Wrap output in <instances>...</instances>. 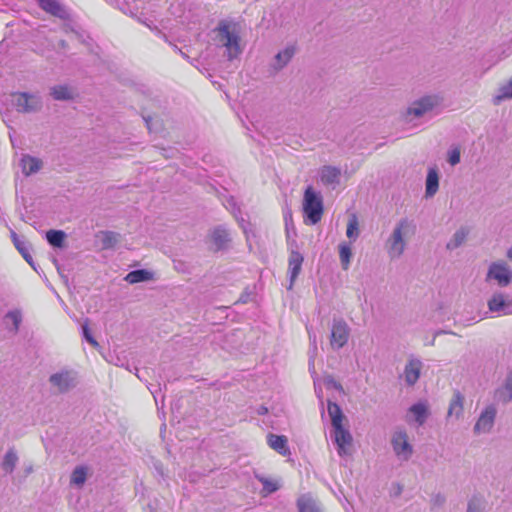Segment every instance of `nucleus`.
<instances>
[{
  "label": "nucleus",
  "instance_id": "obj_20",
  "mask_svg": "<svg viewBox=\"0 0 512 512\" xmlns=\"http://www.w3.org/2000/svg\"><path fill=\"white\" fill-rule=\"evenodd\" d=\"M50 95L57 101H69L77 95L76 90L67 84L55 85L50 88Z\"/></svg>",
  "mask_w": 512,
  "mask_h": 512
},
{
  "label": "nucleus",
  "instance_id": "obj_3",
  "mask_svg": "<svg viewBox=\"0 0 512 512\" xmlns=\"http://www.w3.org/2000/svg\"><path fill=\"white\" fill-rule=\"evenodd\" d=\"M214 32L215 41L222 47L226 48L229 60L237 58L242 53L240 37L235 24L228 21H221L215 28Z\"/></svg>",
  "mask_w": 512,
  "mask_h": 512
},
{
  "label": "nucleus",
  "instance_id": "obj_55",
  "mask_svg": "<svg viewBox=\"0 0 512 512\" xmlns=\"http://www.w3.org/2000/svg\"><path fill=\"white\" fill-rule=\"evenodd\" d=\"M442 333H447V332H446V331H438V332L436 333V335H439V334H442Z\"/></svg>",
  "mask_w": 512,
  "mask_h": 512
},
{
  "label": "nucleus",
  "instance_id": "obj_51",
  "mask_svg": "<svg viewBox=\"0 0 512 512\" xmlns=\"http://www.w3.org/2000/svg\"><path fill=\"white\" fill-rule=\"evenodd\" d=\"M59 46H60L62 49H65V48L67 47V43H66V41H65V40H61V41L59 42Z\"/></svg>",
  "mask_w": 512,
  "mask_h": 512
},
{
  "label": "nucleus",
  "instance_id": "obj_22",
  "mask_svg": "<svg viewBox=\"0 0 512 512\" xmlns=\"http://www.w3.org/2000/svg\"><path fill=\"white\" fill-rule=\"evenodd\" d=\"M267 441L269 446L278 452L282 456H287L290 454V450L288 447V440L286 436L283 435H275L269 434L267 436Z\"/></svg>",
  "mask_w": 512,
  "mask_h": 512
},
{
  "label": "nucleus",
  "instance_id": "obj_38",
  "mask_svg": "<svg viewBox=\"0 0 512 512\" xmlns=\"http://www.w3.org/2000/svg\"><path fill=\"white\" fill-rule=\"evenodd\" d=\"M5 318L6 319H10L12 321V323H13V331L15 333L18 332L20 324L22 322V313H21V311L18 310V309L9 311L5 315Z\"/></svg>",
  "mask_w": 512,
  "mask_h": 512
},
{
  "label": "nucleus",
  "instance_id": "obj_4",
  "mask_svg": "<svg viewBox=\"0 0 512 512\" xmlns=\"http://www.w3.org/2000/svg\"><path fill=\"white\" fill-rule=\"evenodd\" d=\"M11 103L22 114H36L43 108V99L38 92H14L11 94Z\"/></svg>",
  "mask_w": 512,
  "mask_h": 512
},
{
  "label": "nucleus",
  "instance_id": "obj_16",
  "mask_svg": "<svg viewBox=\"0 0 512 512\" xmlns=\"http://www.w3.org/2000/svg\"><path fill=\"white\" fill-rule=\"evenodd\" d=\"M304 258L302 254L296 250H291L288 259V273L290 277V284L288 289H292L295 280L301 272Z\"/></svg>",
  "mask_w": 512,
  "mask_h": 512
},
{
  "label": "nucleus",
  "instance_id": "obj_41",
  "mask_svg": "<svg viewBox=\"0 0 512 512\" xmlns=\"http://www.w3.org/2000/svg\"><path fill=\"white\" fill-rule=\"evenodd\" d=\"M82 333H83V337L85 338V340L91 344L93 347L97 348L99 347V343L96 341V339L92 336L91 332H90V329L88 327V324L87 322H85L83 325H82Z\"/></svg>",
  "mask_w": 512,
  "mask_h": 512
},
{
  "label": "nucleus",
  "instance_id": "obj_56",
  "mask_svg": "<svg viewBox=\"0 0 512 512\" xmlns=\"http://www.w3.org/2000/svg\"><path fill=\"white\" fill-rule=\"evenodd\" d=\"M284 219H285V221L287 222V220H288V214H285V215H284Z\"/></svg>",
  "mask_w": 512,
  "mask_h": 512
},
{
  "label": "nucleus",
  "instance_id": "obj_24",
  "mask_svg": "<svg viewBox=\"0 0 512 512\" xmlns=\"http://www.w3.org/2000/svg\"><path fill=\"white\" fill-rule=\"evenodd\" d=\"M439 189V175L435 168H431L428 171L426 178V190L425 196L427 198L433 197Z\"/></svg>",
  "mask_w": 512,
  "mask_h": 512
},
{
  "label": "nucleus",
  "instance_id": "obj_40",
  "mask_svg": "<svg viewBox=\"0 0 512 512\" xmlns=\"http://www.w3.org/2000/svg\"><path fill=\"white\" fill-rule=\"evenodd\" d=\"M259 480L263 485V490L268 494L277 491L279 488L278 484L272 480H269L264 477H260Z\"/></svg>",
  "mask_w": 512,
  "mask_h": 512
},
{
  "label": "nucleus",
  "instance_id": "obj_1",
  "mask_svg": "<svg viewBox=\"0 0 512 512\" xmlns=\"http://www.w3.org/2000/svg\"><path fill=\"white\" fill-rule=\"evenodd\" d=\"M416 233V224L408 218L400 219L386 240L385 248L390 259H399Z\"/></svg>",
  "mask_w": 512,
  "mask_h": 512
},
{
  "label": "nucleus",
  "instance_id": "obj_19",
  "mask_svg": "<svg viewBox=\"0 0 512 512\" xmlns=\"http://www.w3.org/2000/svg\"><path fill=\"white\" fill-rule=\"evenodd\" d=\"M20 167L22 173L25 176H30L32 174L39 172L42 169L43 162L41 159L37 157H33L29 154H24L20 159Z\"/></svg>",
  "mask_w": 512,
  "mask_h": 512
},
{
  "label": "nucleus",
  "instance_id": "obj_21",
  "mask_svg": "<svg viewBox=\"0 0 512 512\" xmlns=\"http://www.w3.org/2000/svg\"><path fill=\"white\" fill-rule=\"evenodd\" d=\"M341 171L339 168L326 165L321 168L320 180L326 186H335L339 183Z\"/></svg>",
  "mask_w": 512,
  "mask_h": 512
},
{
  "label": "nucleus",
  "instance_id": "obj_23",
  "mask_svg": "<svg viewBox=\"0 0 512 512\" xmlns=\"http://www.w3.org/2000/svg\"><path fill=\"white\" fill-rule=\"evenodd\" d=\"M299 512H322L319 503L310 494H303L297 499Z\"/></svg>",
  "mask_w": 512,
  "mask_h": 512
},
{
  "label": "nucleus",
  "instance_id": "obj_28",
  "mask_svg": "<svg viewBox=\"0 0 512 512\" xmlns=\"http://www.w3.org/2000/svg\"><path fill=\"white\" fill-rule=\"evenodd\" d=\"M18 460H19V458H18L17 452L15 451L14 448H10L6 452V454L3 458L2 464H1L2 469L5 471V473L11 474L14 471V469L18 463Z\"/></svg>",
  "mask_w": 512,
  "mask_h": 512
},
{
  "label": "nucleus",
  "instance_id": "obj_36",
  "mask_svg": "<svg viewBox=\"0 0 512 512\" xmlns=\"http://www.w3.org/2000/svg\"><path fill=\"white\" fill-rule=\"evenodd\" d=\"M119 241V234L112 232V231H106L102 232V246L105 249L114 247Z\"/></svg>",
  "mask_w": 512,
  "mask_h": 512
},
{
  "label": "nucleus",
  "instance_id": "obj_53",
  "mask_svg": "<svg viewBox=\"0 0 512 512\" xmlns=\"http://www.w3.org/2000/svg\"><path fill=\"white\" fill-rule=\"evenodd\" d=\"M63 29H64L65 32H68L70 30V26L69 25H64Z\"/></svg>",
  "mask_w": 512,
  "mask_h": 512
},
{
  "label": "nucleus",
  "instance_id": "obj_7",
  "mask_svg": "<svg viewBox=\"0 0 512 512\" xmlns=\"http://www.w3.org/2000/svg\"><path fill=\"white\" fill-rule=\"evenodd\" d=\"M303 210L310 224L314 225L321 220L323 214L322 198L310 186L304 193Z\"/></svg>",
  "mask_w": 512,
  "mask_h": 512
},
{
  "label": "nucleus",
  "instance_id": "obj_29",
  "mask_svg": "<svg viewBox=\"0 0 512 512\" xmlns=\"http://www.w3.org/2000/svg\"><path fill=\"white\" fill-rule=\"evenodd\" d=\"M328 414L331 418L332 427H338L343 425L342 421L344 419L343 412L340 408V406L332 401H328Z\"/></svg>",
  "mask_w": 512,
  "mask_h": 512
},
{
  "label": "nucleus",
  "instance_id": "obj_39",
  "mask_svg": "<svg viewBox=\"0 0 512 512\" xmlns=\"http://www.w3.org/2000/svg\"><path fill=\"white\" fill-rule=\"evenodd\" d=\"M461 160V150L460 147L454 146L448 151L447 161L451 166H456L460 163Z\"/></svg>",
  "mask_w": 512,
  "mask_h": 512
},
{
  "label": "nucleus",
  "instance_id": "obj_35",
  "mask_svg": "<svg viewBox=\"0 0 512 512\" xmlns=\"http://www.w3.org/2000/svg\"><path fill=\"white\" fill-rule=\"evenodd\" d=\"M497 396L504 403L512 401V373L507 377L504 387L497 391Z\"/></svg>",
  "mask_w": 512,
  "mask_h": 512
},
{
  "label": "nucleus",
  "instance_id": "obj_46",
  "mask_svg": "<svg viewBox=\"0 0 512 512\" xmlns=\"http://www.w3.org/2000/svg\"><path fill=\"white\" fill-rule=\"evenodd\" d=\"M10 236L14 245L22 241L14 230H10Z\"/></svg>",
  "mask_w": 512,
  "mask_h": 512
},
{
  "label": "nucleus",
  "instance_id": "obj_17",
  "mask_svg": "<svg viewBox=\"0 0 512 512\" xmlns=\"http://www.w3.org/2000/svg\"><path fill=\"white\" fill-rule=\"evenodd\" d=\"M428 415V405L425 402H418L409 408L406 421L410 423L413 419L419 426H421L425 423Z\"/></svg>",
  "mask_w": 512,
  "mask_h": 512
},
{
  "label": "nucleus",
  "instance_id": "obj_30",
  "mask_svg": "<svg viewBox=\"0 0 512 512\" xmlns=\"http://www.w3.org/2000/svg\"><path fill=\"white\" fill-rule=\"evenodd\" d=\"M88 470L89 469L86 466H76L71 473L70 484L82 487L87 479Z\"/></svg>",
  "mask_w": 512,
  "mask_h": 512
},
{
  "label": "nucleus",
  "instance_id": "obj_25",
  "mask_svg": "<svg viewBox=\"0 0 512 512\" xmlns=\"http://www.w3.org/2000/svg\"><path fill=\"white\" fill-rule=\"evenodd\" d=\"M468 234L469 230L466 227L459 228L446 244V249L455 250L460 247L466 241Z\"/></svg>",
  "mask_w": 512,
  "mask_h": 512
},
{
  "label": "nucleus",
  "instance_id": "obj_34",
  "mask_svg": "<svg viewBox=\"0 0 512 512\" xmlns=\"http://www.w3.org/2000/svg\"><path fill=\"white\" fill-rule=\"evenodd\" d=\"M352 257V250L349 244L341 243L339 244V258L341 262V266L344 270H347L350 266Z\"/></svg>",
  "mask_w": 512,
  "mask_h": 512
},
{
  "label": "nucleus",
  "instance_id": "obj_33",
  "mask_svg": "<svg viewBox=\"0 0 512 512\" xmlns=\"http://www.w3.org/2000/svg\"><path fill=\"white\" fill-rule=\"evenodd\" d=\"M486 500L480 495H473L467 504L466 512H484Z\"/></svg>",
  "mask_w": 512,
  "mask_h": 512
},
{
  "label": "nucleus",
  "instance_id": "obj_27",
  "mask_svg": "<svg viewBox=\"0 0 512 512\" xmlns=\"http://www.w3.org/2000/svg\"><path fill=\"white\" fill-rule=\"evenodd\" d=\"M151 279H153V273L145 269L131 271L125 277V280L130 284L145 282Z\"/></svg>",
  "mask_w": 512,
  "mask_h": 512
},
{
  "label": "nucleus",
  "instance_id": "obj_26",
  "mask_svg": "<svg viewBox=\"0 0 512 512\" xmlns=\"http://www.w3.org/2000/svg\"><path fill=\"white\" fill-rule=\"evenodd\" d=\"M508 99H512V78L506 84L499 87L497 93L492 98V102L494 105H499Z\"/></svg>",
  "mask_w": 512,
  "mask_h": 512
},
{
  "label": "nucleus",
  "instance_id": "obj_5",
  "mask_svg": "<svg viewBox=\"0 0 512 512\" xmlns=\"http://www.w3.org/2000/svg\"><path fill=\"white\" fill-rule=\"evenodd\" d=\"M48 381L57 393L65 394L77 386L78 374L72 369L63 368L51 374Z\"/></svg>",
  "mask_w": 512,
  "mask_h": 512
},
{
  "label": "nucleus",
  "instance_id": "obj_14",
  "mask_svg": "<svg viewBox=\"0 0 512 512\" xmlns=\"http://www.w3.org/2000/svg\"><path fill=\"white\" fill-rule=\"evenodd\" d=\"M423 362L414 356H410L404 366L401 377L407 386H414L420 378Z\"/></svg>",
  "mask_w": 512,
  "mask_h": 512
},
{
  "label": "nucleus",
  "instance_id": "obj_8",
  "mask_svg": "<svg viewBox=\"0 0 512 512\" xmlns=\"http://www.w3.org/2000/svg\"><path fill=\"white\" fill-rule=\"evenodd\" d=\"M391 445L397 458L408 461L413 454V446L409 443V437L404 428H396L391 437Z\"/></svg>",
  "mask_w": 512,
  "mask_h": 512
},
{
  "label": "nucleus",
  "instance_id": "obj_32",
  "mask_svg": "<svg viewBox=\"0 0 512 512\" xmlns=\"http://www.w3.org/2000/svg\"><path fill=\"white\" fill-rule=\"evenodd\" d=\"M212 240L218 249L225 246L229 241V233L222 227H217L212 232Z\"/></svg>",
  "mask_w": 512,
  "mask_h": 512
},
{
  "label": "nucleus",
  "instance_id": "obj_13",
  "mask_svg": "<svg viewBox=\"0 0 512 512\" xmlns=\"http://www.w3.org/2000/svg\"><path fill=\"white\" fill-rule=\"evenodd\" d=\"M496 413H497V411L494 406H492V405L487 406L481 412L480 416L478 417V419L474 425V428H473L474 433L476 435L489 433L494 426Z\"/></svg>",
  "mask_w": 512,
  "mask_h": 512
},
{
  "label": "nucleus",
  "instance_id": "obj_45",
  "mask_svg": "<svg viewBox=\"0 0 512 512\" xmlns=\"http://www.w3.org/2000/svg\"><path fill=\"white\" fill-rule=\"evenodd\" d=\"M25 261L34 269L36 270V267H35V264H34V261H33V258H32V255L30 253V251L28 253H26L25 255L22 256Z\"/></svg>",
  "mask_w": 512,
  "mask_h": 512
},
{
  "label": "nucleus",
  "instance_id": "obj_48",
  "mask_svg": "<svg viewBox=\"0 0 512 512\" xmlns=\"http://www.w3.org/2000/svg\"><path fill=\"white\" fill-rule=\"evenodd\" d=\"M24 471H25V476H28L29 474H31L33 472V466L31 464L26 466Z\"/></svg>",
  "mask_w": 512,
  "mask_h": 512
},
{
  "label": "nucleus",
  "instance_id": "obj_2",
  "mask_svg": "<svg viewBox=\"0 0 512 512\" xmlns=\"http://www.w3.org/2000/svg\"><path fill=\"white\" fill-rule=\"evenodd\" d=\"M444 97L439 93L424 94L413 100L404 110L403 119L412 122L429 114L438 113L443 108Z\"/></svg>",
  "mask_w": 512,
  "mask_h": 512
},
{
  "label": "nucleus",
  "instance_id": "obj_11",
  "mask_svg": "<svg viewBox=\"0 0 512 512\" xmlns=\"http://www.w3.org/2000/svg\"><path fill=\"white\" fill-rule=\"evenodd\" d=\"M297 52L295 45L290 44L280 50L270 61L269 71L271 74H277L283 70L293 59Z\"/></svg>",
  "mask_w": 512,
  "mask_h": 512
},
{
  "label": "nucleus",
  "instance_id": "obj_9",
  "mask_svg": "<svg viewBox=\"0 0 512 512\" xmlns=\"http://www.w3.org/2000/svg\"><path fill=\"white\" fill-rule=\"evenodd\" d=\"M489 312L496 317L512 315V296L502 292H494L487 300Z\"/></svg>",
  "mask_w": 512,
  "mask_h": 512
},
{
  "label": "nucleus",
  "instance_id": "obj_42",
  "mask_svg": "<svg viewBox=\"0 0 512 512\" xmlns=\"http://www.w3.org/2000/svg\"><path fill=\"white\" fill-rule=\"evenodd\" d=\"M446 502V497L441 494L437 493L431 497V508L436 509L442 507Z\"/></svg>",
  "mask_w": 512,
  "mask_h": 512
},
{
  "label": "nucleus",
  "instance_id": "obj_10",
  "mask_svg": "<svg viewBox=\"0 0 512 512\" xmlns=\"http://www.w3.org/2000/svg\"><path fill=\"white\" fill-rule=\"evenodd\" d=\"M350 337V327L343 319H333L330 334V345L333 350L343 348Z\"/></svg>",
  "mask_w": 512,
  "mask_h": 512
},
{
  "label": "nucleus",
  "instance_id": "obj_47",
  "mask_svg": "<svg viewBox=\"0 0 512 512\" xmlns=\"http://www.w3.org/2000/svg\"><path fill=\"white\" fill-rule=\"evenodd\" d=\"M309 340H310V344L312 346V350L315 353L316 349H317V347H316V335L315 334L312 335L311 333H309Z\"/></svg>",
  "mask_w": 512,
  "mask_h": 512
},
{
  "label": "nucleus",
  "instance_id": "obj_31",
  "mask_svg": "<svg viewBox=\"0 0 512 512\" xmlns=\"http://www.w3.org/2000/svg\"><path fill=\"white\" fill-rule=\"evenodd\" d=\"M66 234L62 230H49L46 233V239L50 245L61 248L64 245Z\"/></svg>",
  "mask_w": 512,
  "mask_h": 512
},
{
  "label": "nucleus",
  "instance_id": "obj_54",
  "mask_svg": "<svg viewBox=\"0 0 512 512\" xmlns=\"http://www.w3.org/2000/svg\"><path fill=\"white\" fill-rule=\"evenodd\" d=\"M9 137H10V140H11L12 145H14L11 132L9 133Z\"/></svg>",
  "mask_w": 512,
  "mask_h": 512
},
{
  "label": "nucleus",
  "instance_id": "obj_18",
  "mask_svg": "<svg viewBox=\"0 0 512 512\" xmlns=\"http://www.w3.org/2000/svg\"><path fill=\"white\" fill-rule=\"evenodd\" d=\"M464 412V396L456 391L453 394L452 399L450 400L448 411H447V419L459 420L463 416Z\"/></svg>",
  "mask_w": 512,
  "mask_h": 512
},
{
  "label": "nucleus",
  "instance_id": "obj_44",
  "mask_svg": "<svg viewBox=\"0 0 512 512\" xmlns=\"http://www.w3.org/2000/svg\"><path fill=\"white\" fill-rule=\"evenodd\" d=\"M325 385L327 387H333L337 390H342V385L339 382H337L336 380H334V378L331 376H329L325 379Z\"/></svg>",
  "mask_w": 512,
  "mask_h": 512
},
{
  "label": "nucleus",
  "instance_id": "obj_52",
  "mask_svg": "<svg viewBox=\"0 0 512 512\" xmlns=\"http://www.w3.org/2000/svg\"><path fill=\"white\" fill-rule=\"evenodd\" d=\"M174 49H175L176 51H179V52H180V54H181L184 58H187V59H188V56H187L184 52H182L180 49H178V47H177V46H174Z\"/></svg>",
  "mask_w": 512,
  "mask_h": 512
},
{
  "label": "nucleus",
  "instance_id": "obj_37",
  "mask_svg": "<svg viewBox=\"0 0 512 512\" xmlns=\"http://www.w3.org/2000/svg\"><path fill=\"white\" fill-rule=\"evenodd\" d=\"M358 220H357V217L355 215H353L349 221H348V224H347V230H346V235L348 238L352 239V240H356L357 237L359 236V227H358Z\"/></svg>",
  "mask_w": 512,
  "mask_h": 512
},
{
  "label": "nucleus",
  "instance_id": "obj_15",
  "mask_svg": "<svg viewBox=\"0 0 512 512\" xmlns=\"http://www.w3.org/2000/svg\"><path fill=\"white\" fill-rule=\"evenodd\" d=\"M39 7L46 13L66 20L69 18L67 9L58 0H36Z\"/></svg>",
  "mask_w": 512,
  "mask_h": 512
},
{
  "label": "nucleus",
  "instance_id": "obj_49",
  "mask_svg": "<svg viewBox=\"0 0 512 512\" xmlns=\"http://www.w3.org/2000/svg\"><path fill=\"white\" fill-rule=\"evenodd\" d=\"M268 412V409L265 406H260L258 409V414L264 415Z\"/></svg>",
  "mask_w": 512,
  "mask_h": 512
},
{
  "label": "nucleus",
  "instance_id": "obj_43",
  "mask_svg": "<svg viewBox=\"0 0 512 512\" xmlns=\"http://www.w3.org/2000/svg\"><path fill=\"white\" fill-rule=\"evenodd\" d=\"M17 251L23 256L30 251V244L25 240L20 241L14 245Z\"/></svg>",
  "mask_w": 512,
  "mask_h": 512
},
{
  "label": "nucleus",
  "instance_id": "obj_50",
  "mask_svg": "<svg viewBox=\"0 0 512 512\" xmlns=\"http://www.w3.org/2000/svg\"><path fill=\"white\" fill-rule=\"evenodd\" d=\"M506 257L512 261V246L507 250Z\"/></svg>",
  "mask_w": 512,
  "mask_h": 512
},
{
  "label": "nucleus",
  "instance_id": "obj_12",
  "mask_svg": "<svg viewBox=\"0 0 512 512\" xmlns=\"http://www.w3.org/2000/svg\"><path fill=\"white\" fill-rule=\"evenodd\" d=\"M332 438L337 445V452L340 456L351 455L353 438L351 433L343 425L334 427Z\"/></svg>",
  "mask_w": 512,
  "mask_h": 512
},
{
  "label": "nucleus",
  "instance_id": "obj_6",
  "mask_svg": "<svg viewBox=\"0 0 512 512\" xmlns=\"http://www.w3.org/2000/svg\"><path fill=\"white\" fill-rule=\"evenodd\" d=\"M485 280L505 288L512 283V268L504 260L494 261L488 267Z\"/></svg>",
  "mask_w": 512,
  "mask_h": 512
}]
</instances>
